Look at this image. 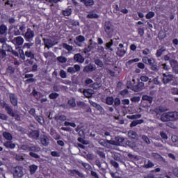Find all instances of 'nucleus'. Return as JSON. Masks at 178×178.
Returning a JSON list of instances; mask_svg holds the SVG:
<instances>
[{"label": "nucleus", "mask_w": 178, "mask_h": 178, "mask_svg": "<svg viewBox=\"0 0 178 178\" xmlns=\"http://www.w3.org/2000/svg\"><path fill=\"white\" fill-rule=\"evenodd\" d=\"M161 122H176L178 120V112L165 113L161 116Z\"/></svg>", "instance_id": "1"}, {"label": "nucleus", "mask_w": 178, "mask_h": 178, "mask_svg": "<svg viewBox=\"0 0 178 178\" xmlns=\"http://www.w3.org/2000/svg\"><path fill=\"white\" fill-rule=\"evenodd\" d=\"M103 29L107 37L111 38V37L113 35V33H115V27L113 26V24H112L111 22H105L103 26Z\"/></svg>", "instance_id": "2"}, {"label": "nucleus", "mask_w": 178, "mask_h": 178, "mask_svg": "<svg viewBox=\"0 0 178 178\" xmlns=\"http://www.w3.org/2000/svg\"><path fill=\"white\" fill-rule=\"evenodd\" d=\"M22 35H24V38L26 41L31 42V41L34 40V37H35V33H34V31L31 30V29L28 28L26 33H23Z\"/></svg>", "instance_id": "3"}, {"label": "nucleus", "mask_w": 178, "mask_h": 178, "mask_svg": "<svg viewBox=\"0 0 178 178\" xmlns=\"http://www.w3.org/2000/svg\"><path fill=\"white\" fill-rule=\"evenodd\" d=\"M14 172L13 175L15 177H23L24 172H23V167L22 166H16L13 168Z\"/></svg>", "instance_id": "4"}, {"label": "nucleus", "mask_w": 178, "mask_h": 178, "mask_svg": "<svg viewBox=\"0 0 178 178\" xmlns=\"http://www.w3.org/2000/svg\"><path fill=\"white\" fill-rule=\"evenodd\" d=\"M12 44H14L15 47H20L23 45L24 42V39L22 36H17L11 40Z\"/></svg>", "instance_id": "5"}, {"label": "nucleus", "mask_w": 178, "mask_h": 178, "mask_svg": "<svg viewBox=\"0 0 178 178\" xmlns=\"http://www.w3.org/2000/svg\"><path fill=\"white\" fill-rule=\"evenodd\" d=\"M43 42L44 45V49L47 48V49H49V48H52V47L55 46V44H57V42H55L54 41H52L51 39H45L43 38Z\"/></svg>", "instance_id": "6"}, {"label": "nucleus", "mask_w": 178, "mask_h": 178, "mask_svg": "<svg viewBox=\"0 0 178 178\" xmlns=\"http://www.w3.org/2000/svg\"><path fill=\"white\" fill-rule=\"evenodd\" d=\"M84 41H86V38L80 35L75 38L74 42L77 45V47H83V42H84Z\"/></svg>", "instance_id": "7"}, {"label": "nucleus", "mask_w": 178, "mask_h": 178, "mask_svg": "<svg viewBox=\"0 0 178 178\" xmlns=\"http://www.w3.org/2000/svg\"><path fill=\"white\" fill-rule=\"evenodd\" d=\"M128 88H131L133 91L136 92H138V91H141V90H144V83L139 82L136 86H129Z\"/></svg>", "instance_id": "8"}, {"label": "nucleus", "mask_w": 178, "mask_h": 178, "mask_svg": "<svg viewBox=\"0 0 178 178\" xmlns=\"http://www.w3.org/2000/svg\"><path fill=\"white\" fill-rule=\"evenodd\" d=\"M170 65L172 69V72L178 74V61L177 60H170Z\"/></svg>", "instance_id": "9"}, {"label": "nucleus", "mask_w": 178, "mask_h": 178, "mask_svg": "<svg viewBox=\"0 0 178 178\" xmlns=\"http://www.w3.org/2000/svg\"><path fill=\"white\" fill-rule=\"evenodd\" d=\"M9 98L12 105L13 106H17V102H18L17 95H16L14 93H9Z\"/></svg>", "instance_id": "10"}, {"label": "nucleus", "mask_w": 178, "mask_h": 178, "mask_svg": "<svg viewBox=\"0 0 178 178\" xmlns=\"http://www.w3.org/2000/svg\"><path fill=\"white\" fill-rule=\"evenodd\" d=\"M166 111H168V109H166L165 107L159 106L153 111V113L156 114V118H159V115L163 112H166Z\"/></svg>", "instance_id": "11"}, {"label": "nucleus", "mask_w": 178, "mask_h": 178, "mask_svg": "<svg viewBox=\"0 0 178 178\" xmlns=\"http://www.w3.org/2000/svg\"><path fill=\"white\" fill-rule=\"evenodd\" d=\"M172 80H173V75L163 74L162 81H163V84H168V83H170V81H172Z\"/></svg>", "instance_id": "12"}, {"label": "nucleus", "mask_w": 178, "mask_h": 178, "mask_svg": "<svg viewBox=\"0 0 178 178\" xmlns=\"http://www.w3.org/2000/svg\"><path fill=\"white\" fill-rule=\"evenodd\" d=\"M40 142L44 147H48L49 145V138L45 135L42 136L40 137Z\"/></svg>", "instance_id": "13"}, {"label": "nucleus", "mask_w": 178, "mask_h": 178, "mask_svg": "<svg viewBox=\"0 0 178 178\" xmlns=\"http://www.w3.org/2000/svg\"><path fill=\"white\" fill-rule=\"evenodd\" d=\"M115 145H123V144H126V140H124V138L117 136L115 138Z\"/></svg>", "instance_id": "14"}, {"label": "nucleus", "mask_w": 178, "mask_h": 178, "mask_svg": "<svg viewBox=\"0 0 178 178\" xmlns=\"http://www.w3.org/2000/svg\"><path fill=\"white\" fill-rule=\"evenodd\" d=\"M74 60L78 62V63H84V58L80 54H76L74 56Z\"/></svg>", "instance_id": "15"}, {"label": "nucleus", "mask_w": 178, "mask_h": 178, "mask_svg": "<svg viewBox=\"0 0 178 178\" xmlns=\"http://www.w3.org/2000/svg\"><path fill=\"white\" fill-rule=\"evenodd\" d=\"M95 67L92 64H89L83 67V72L89 73V72H95Z\"/></svg>", "instance_id": "16"}, {"label": "nucleus", "mask_w": 178, "mask_h": 178, "mask_svg": "<svg viewBox=\"0 0 178 178\" xmlns=\"http://www.w3.org/2000/svg\"><path fill=\"white\" fill-rule=\"evenodd\" d=\"M29 151L30 152H40V151H41V147L37 145H33L32 144H30Z\"/></svg>", "instance_id": "17"}, {"label": "nucleus", "mask_w": 178, "mask_h": 178, "mask_svg": "<svg viewBox=\"0 0 178 178\" xmlns=\"http://www.w3.org/2000/svg\"><path fill=\"white\" fill-rule=\"evenodd\" d=\"M68 172H70L71 176H74V175H76L79 176V177H84V175L77 170H69Z\"/></svg>", "instance_id": "18"}, {"label": "nucleus", "mask_w": 178, "mask_h": 178, "mask_svg": "<svg viewBox=\"0 0 178 178\" xmlns=\"http://www.w3.org/2000/svg\"><path fill=\"white\" fill-rule=\"evenodd\" d=\"M166 51V47H161L160 49H157L156 52V58H161L162 55L163 54V52Z\"/></svg>", "instance_id": "19"}, {"label": "nucleus", "mask_w": 178, "mask_h": 178, "mask_svg": "<svg viewBox=\"0 0 178 178\" xmlns=\"http://www.w3.org/2000/svg\"><path fill=\"white\" fill-rule=\"evenodd\" d=\"M128 137L129 138H132L134 140H138V135L134 131H128Z\"/></svg>", "instance_id": "20"}, {"label": "nucleus", "mask_w": 178, "mask_h": 178, "mask_svg": "<svg viewBox=\"0 0 178 178\" xmlns=\"http://www.w3.org/2000/svg\"><path fill=\"white\" fill-rule=\"evenodd\" d=\"M4 147L6 148H10V149H13L15 148L16 145L15 143H13L11 141H6L3 143Z\"/></svg>", "instance_id": "21"}, {"label": "nucleus", "mask_w": 178, "mask_h": 178, "mask_svg": "<svg viewBox=\"0 0 178 178\" xmlns=\"http://www.w3.org/2000/svg\"><path fill=\"white\" fill-rule=\"evenodd\" d=\"M8 33V27L5 24L0 26V35H5Z\"/></svg>", "instance_id": "22"}, {"label": "nucleus", "mask_w": 178, "mask_h": 178, "mask_svg": "<svg viewBox=\"0 0 178 178\" xmlns=\"http://www.w3.org/2000/svg\"><path fill=\"white\" fill-rule=\"evenodd\" d=\"M56 122H65L66 120V115H57L54 117Z\"/></svg>", "instance_id": "23"}, {"label": "nucleus", "mask_w": 178, "mask_h": 178, "mask_svg": "<svg viewBox=\"0 0 178 178\" xmlns=\"http://www.w3.org/2000/svg\"><path fill=\"white\" fill-rule=\"evenodd\" d=\"M117 49L116 55H118V56H120V58L124 56L126 54V50L120 49V47H118Z\"/></svg>", "instance_id": "24"}, {"label": "nucleus", "mask_w": 178, "mask_h": 178, "mask_svg": "<svg viewBox=\"0 0 178 178\" xmlns=\"http://www.w3.org/2000/svg\"><path fill=\"white\" fill-rule=\"evenodd\" d=\"M3 136L8 141H12V140H13V136H12V134L9 132H3Z\"/></svg>", "instance_id": "25"}, {"label": "nucleus", "mask_w": 178, "mask_h": 178, "mask_svg": "<svg viewBox=\"0 0 178 178\" xmlns=\"http://www.w3.org/2000/svg\"><path fill=\"white\" fill-rule=\"evenodd\" d=\"M2 49L6 51V52H11L13 48H12V46L6 44V43H4L2 45Z\"/></svg>", "instance_id": "26"}, {"label": "nucleus", "mask_w": 178, "mask_h": 178, "mask_svg": "<svg viewBox=\"0 0 178 178\" xmlns=\"http://www.w3.org/2000/svg\"><path fill=\"white\" fill-rule=\"evenodd\" d=\"M79 163L86 169V170H92V167L88 163H84L82 161H79Z\"/></svg>", "instance_id": "27"}, {"label": "nucleus", "mask_w": 178, "mask_h": 178, "mask_svg": "<svg viewBox=\"0 0 178 178\" xmlns=\"http://www.w3.org/2000/svg\"><path fill=\"white\" fill-rule=\"evenodd\" d=\"M6 111L10 116H12V118H15V113L13 112V108L10 107V106H6Z\"/></svg>", "instance_id": "28"}, {"label": "nucleus", "mask_w": 178, "mask_h": 178, "mask_svg": "<svg viewBox=\"0 0 178 178\" xmlns=\"http://www.w3.org/2000/svg\"><path fill=\"white\" fill-rule=\"evenodd\" d=\"M141 123H144V120H136L133 121L131 123L130 127H136V126H137V124H141Z\"/></svg>", "instance_id": "29"}, {"label": "nucleus", "mask_w": 178, "mask_h": 178, "mask_svg": "<svg viewBox=\"0 0 178 178\" xmlns=\"http://www.w3.org/2000/svg\"><path fill=\"white\" fill-rule=\"evenodd\" d=\"M72 12H73L72 8H70V7H68L65 10H63V16H70V15H72Z\"/></svg>", "instance_id": "30"}, {"label": "nucleus", "mask_w": 178, "mask_h": 178, "mask_svg": "<svg viewBox=\"0 0 178 178\" xmlns=\"http://www.w3.org/2000/svg\"><path fill=\"white\" fill-rule=\"evenodd\" d=\"M37 169H38V166H37L36 165H31L29 166V170H30V173L31 175H34V173H35V172H37Z\"/></svg>", "instance_id": "31"}, {"label": "nucleus", "mask_w": 178, "mask_h": 178, "mask_svg": "<svg viewBox=\"0 0 178 178\" xmlns=\"http://www.w3.org/2000/svg\"><path fill=\"white\" fill-rule=\"evenodd\" d=\"M87 19H98L99 15L98 14L94 13V12L89 13V15L86 16Z\"/></svg>", "instance_id": "32"}, {"label": "nucleus", "mask_w": 178, "mask_h": 178, "mask_svg": "<svg viewBox=\"0 0 178 178\" xmlns=\"http://www.w3.org/2000/svg\"><path fill=\"white\" fill-rule=\"evenodd\" d=\"M25 56H26V58H30L31 59H34V58H35V56L31 51H26L25 52Z\"/></svg>", "instance_id": "33"}, {"label": "nucleus", "mask_w": 178, "mask_h": 178, "mask_svg": "<svg viewBox=\"0 0 178 178\" xmlns=\"http://www.w3.org/2000/svg\"><path fill=\"white\" fill-rule=\"evenodd\" d=\"M67 104L71 108H76V99H74V98L68 100Z\"/></svg>", "instance_id": "34"}, {"label": "nucleus", "mask_w": 178, "mask_h": 178, "mask_svg": "<svg viewBox=\"0 0 178 178\" xmlns=\"http://www.w3.org/2000/svg\"><path fill=\"white\" fill-rule=\"evenodd\" d=\"M112 45H113V40H111L108 42L106 44V49H109V51H113V49L111 48Z\"/></svg>", "instance_id": "35"}, {"label": "nucleus", "mask_w": 178, "mask_h": 178, "mask_svg": "<svg viewBox=\"0 0 178 178\" xmlns=\"http://www.w3.org/2000/svg\"><path fill=\"white\" fill-rule=\"evenodd\" d=\"M57 60L60 63H66L67 62V58L62 56L57 57Z\"/></svg>", "instance_id": "36"}, {"label": "nucleus", "mask_w": 178, "mask_h": 178, "mask_svg": "<svg viewBox=\"0 0 178 178\" xmlns=\"http://www.w3.org/2000/svg\"><path fill=\"white\" fill-rule=\"evenodd\" d=\"M7 73H9V74H15V69L14 67L8 66L6 70Z\"/></svg>", "instance_id": "37"}, {"label": "nucleus", "mask_w": 178, "mask_h": 178, "mask_svg": "<svg viewBox=\"0 0 178 178\" xmlns=\"http://www.w3.org/2000/svg\"><path fill=\"white\" fill-rule=\"evenodd\" d=\"M63 48H64V49H66L67 51H73V46H70L67 43L63 44Z\"/></svg>", "instance_id": "38"}, {"label": "nucleus", "mask_w": 178, "mask_h": 178, "mask_svg": "<svg viewBox=\"0 0 178 178\" xmlns=\"http://www.w3.org/2000/svg\"><path fill=\"white\" fill-rule=\"evenodd\" d=\"M33 97L36 98V99H40V98H41V92L36 91L35 89H33Z\"/></svg>", "instance_id": "39"}, {"label": "nucleus", "mask_w": 178, "mask_h": 178, "mask_svg": "<svg viewBox=\"0 0 178 178\" xmlns=\"http://www.w3.org/2000/svg\"><path fill=\"white\" fill-rule=\"evenodd\" d=\"M142 140L145 143V144H147V145H149V144H151V140H149V138H148V136H145V135H143L142 136Z\"/></svg>", "instance_id": "40"}, {"label": "nucleus", "mask_w": 178, "mask_h": 178, "mask_svg": "<svg viewBox=\"0 0 178 178\" xmlns=\"http://www.w3.org/2000/svg\"><path fill=\"white\" fill-rule=\"evenodd\" d=\"M125 145L128 147H130L131 148H135L136 147V143L134 142H131L127 140L125 141Z\"/></svg>", "instance_id": "41"}, {"label": "nucleus", "mask_w": 178, "mask_h": 178, "mask_svg": "<svg viewBox=\"0 0 178 178\" xmlns=\"http://www.w3.org/2000/svg\"><path fill=\"white\" fill-rule=\"evenodd\" d=\"M113 102H114V99H113V97H108L106 99V104H107V105H113Z\"/></svg>", "instance_id": "42"}, {"label": "nucleus", "mask_w": 178, "mask_h": 178, "mask_svg": "<svg viewBox=\"0 0 178 178\" xmlns=\"http://www.w3.org/2000/svg\"><path fill=\"white\" fill-rule=\"evenodd\" d=\"M99 144L102 145V147H106V148H108V144H107V140H105L104 139H100L98 141Z\"/></svg>", "instance_id": "43"}, {"label": "nucleus", "mask_w": 178, "mask_h": 178, "mask_svg": "<svg viewBox=\"0 0 178 178\" xmlns=\"http://www.w3.org/2000/svg\"><path fill=\"white\" fill-rule=\"evenodd\" d=\"M142 99L143 101L149 102V104H152V97H151L149 96L144 95V96H143Z\"/></svg>", "instance_id": "44"}, {"label": "nucleus", "mask_w": 178, "mask_h": 178, "mask_svg": "<svg viewBox=\"0 0 178 178\" xmlns=\"http://www.w3.org/2000/svg\"><path fill=\"white\" fill-rule=\"evenodd\" d=\"M58 97H59V94L56 93V92H53V93H51L49 95V98L50 99H56V98H58Z\"/></svg>", "instance_id": "45"}, {"label": "nucleus", "mask_w": 178, "mask_h": 178, "mask_svg": "<svg viewBox=\"0 0 178 178\" xmlns=\"http://www.w3.org/2000/svg\"><path fill=\"white\" fill-rule=\"evenodd\" d=\"M29 155L32 157V158H35V159H40V158H41L40 156V155L37 154L35 152H29Z\"/></svg>", "instance_id": "46"}, {"label": "nucleus", "mask_w": 178, "mask_h": 178, "mask_svg": "<svg viewBox=\"0 0 178 178\" xmlns=\"http://www.w3.org/2000/svg\"><path fill=\"white\" fill-rule=\"evenodd\" d=\"M95 63L97 66H99V67H104V63L99 59L95 60Z\"/></svg>", "instance_id": "47"}, {"label": "nucleus", "mask_w": 178, "mask_h": 178, "mask_svg": "<svg viewBox=\"0 0 178 178\" xmlns=\"http://www.w3.org/2000/svg\"><path fill=\"white\" fill-rule=\"evenodd\" d=\"M35 119L37 120V122H38V123H40V124H42L44 123V118H42V116H38L37 115L36 117H35Z\"/></svg>", "instance_id": "48"}, {"label": "nucleus", "mask_w": 178, "mask_h": 178, "mask_svg": "<svg viewBox=\"0 0 178 178\" xmlns=\"http://www.w3.org/2000/svg\"><path fill=\"white\" fill-rule=\"evenodd\" d=\"M107 140V148H110L111 145H116V142L115 140Z\"/></svg>", "instance_id": "49"}, {"label": "nucleus", "mask_w": 178, "mask_h": 178, "mask_svg": "<svg viewBox=\"0 0 178 178\" xmlns=\"http://www.w3.org/2000/svg\"><path fill=\"white\" fill-rule=\"evenodd\" d=\"M128 157L130 158L131 159H134V161H139L140 157L138 156L133 155L131 154H128Z\"/></svg>", "instance_id": "50"}, {"label": "nucleus", "mask_w": 178, "mask_h": 178, "mask_svg": "<svg viewBox=\"0 0 178 178\" xmlns=\"http://www.w3.org/2000/svg\"><path fill=\"white\" fill-rule=\"evenodd\" d=\"M150 66H151V69H152V70H153V72H158V70H159V67L158 66V65H156V63Z\"/></svg>", "instance_id": "51"}, {"label": "nucleus", "mask_w": 178, "mask_h": 178, "mask_svg": "<svg viewBox=\"0 0 178 178\" xmlns=\"http://www.w3.org/2000/svg\"><path fill=\"white\" fill-rule=\"evenodd\" d=\"M128 119H140L141 118V114H136L134 115H128L127 116Z\"/></svg>", "instance_id": "52"}, {"label": "nucleus", "mask_w": 178, "mask_h": 178, "mask_svg": "<svg viewBox=\"0 0 178 178\" xmlns=\"http://www.w3.org/2000/svg\"><path fill=\"white\" fill-rule=\"evenodd\" d=\"M110 163L111 165H112V166H113L114 168H115V169H118V168H119V163H118V162H116L115 160L112 159L110 161Z\"/></svg>", "instance_id": "53"}, {"label": "nucleus", "mask_w": 178, "mask_h": 178, "mask_svg": "<svg viewBox=\"0 0 178 178\" xmlns=\"http://www.w3.org/2000/svg\"><path fill=\"white\" fill-rule=\"evenodd\" d=\"M60 76L61 77V79H66V77H67V74H66V72L65 70H60Z\"/></svg>", "instance_id": "54"}, {"label": "nucleus", "mask_w": 178, "mask_h": 178, "mask_svg": "<svg viewBox=\"0 0 178 178\" xmlns=\"http://www.w3.org/2000/svg\"><path fill=\"white\" fill-rule=\"evenodd\" d=\"M31 136L34 138H38L40 137V134L38 133V131H33L31 132Z\"/></svg>", "instance_id": "55"}, {"label": "nucleus", "mask_w": 178, "mask_h": 178, "mask_svg": "<svg viewBox=\"0 0 178 178\" xmlns=\"http://www.w3.org/2000/svg\"><path fill=\"white\" fill-rule=\"evenodd\" d=\"M154 16H155V13L151 11L146 15L145 17L146 19H152Z\"/></svg>", "instance_id": "56"}, {"label": "nucleus", "mask_w": 178, "mask_h": 178, "mask_svg": "<svg viewBox=\"0 0 178 178\" xmlns=\"http://www.w3.org/2000/svg\"><path fill=\"white\" fill-rule=\"evenodd\" d=\"M13 33L14 35H20L22 34V32L17 29V26H15Z\"/></svg>", "instance_id": "57"}, {"label": "nucleus", "mask_w": 178, "mask_h": 178, "mask_svg": "<svg viewBox=\"0 0 178 178\" xmlns=\"http://www.w3.org/2000/svg\"><path fill=\"white\" fill-rule=\"evenodd\" d=\"M21 149H23V151H30V145H22Z\"/></svg>", "instance_id": "58"}, {"label": "nucleus", "mask_w": 178, "mask_h": 178, "mask_svg": "<svg viewBox=\"0 0 178 178\" xmlns=\"http://www.w3.org/2000/svg\"><path fill=\"white\" fill-rule=\"evenodd\" d=\"M6 51H4L3 49H0V58H1V59H3V58H6Z\"/></svg>", "instance_id": "59"}, {"label": "nucleus", "mask_w": 178, "mask_h": 178, "mask_svg": "<svg viewBox=\"0 0 178 178\" xmlns=\"http://www.w3.org/2000/svg\"><path fill=\"white\" fill-rule=\"evenodd\" d=\"M138 34L140 35V37H144V28H138Z\"/></svg>", "instance_id": "60"}, {"label": "nucleus", "mask_w": 178, "mask_h": 178, "mask_svg": "<svg viewBox=\"0 0 178 178\" xmlns=\"http://www.w3.org/2000/svg\"><path fill=\"white\" fill-rule=\"evenodd\" d=\"M91 49H92V47L90 44L88 47L85 48L83 51L85 54H88V52H91Z\"/></svg>", "instance_id": "61"}, {"label": "nucleus", "mask_w": 178, "mask_h": 178, "mask_svg": "<svg viewBox=\"0 0 178 178\" xmlns=\"http://www.w3.org/2000/svg\"><path fill=\"white\" fill-rule=\"evenodd\" d=\"M96 153L97 154V155H99L101 158H105V153L104 152V151L97 150Z\"/></svg>", "instance_id": "62"}, {"label": "nucleus", "mask_w": 178, "mask_h": 178, "mask_svg": "<svg viewBox=\"0 0 178 178\" xmlns=\"http://www.w3.org/2000/svg\"><path fill=\"white\" fill-rule=\"evenodd\" d=\"M120 105V99L116 97L114 99V106H119Z\"/></svg>", "instance_id": "63"}, {"label": "nucleus", "mask_w": 178, "mask_h": 178, "mask_svg": "<svg viewBox=\"0 0 178 178\" xmlns=\"http://www.w3.org/2000/svg\"><path fill=\"white\" fill-rule=\"evenodd\" d=\"M171 93L172 94V95H178V88H172L171 89Z\"/></svg>", "instance_id": "64"}]
</instances>
